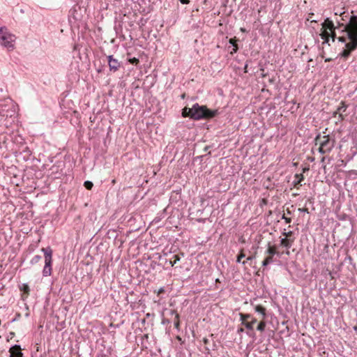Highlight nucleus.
I'll return each instance as SVG.
<instances>
[{
  "instance_id": "1",
  "label": "nucleus",
  "mask_w": 357,
  "mask_h": 357,
  "mask_svg": "<svg viewBox=\"0 0 357 357\" xmlns=\"http://www.w3.org/2000/svg\"><path fill=\"white\" fill-rule=\"evenodd\" d=\"M321 26L322 29L329 31L343 27L340 31L342 35L337 38L338 41L345 44V49L340 53L342 57L347 58L357 48V16L351 15L347 24L338 22L337 26L332 20L326 18Z\"/></svg>"
},
{
  "instance_id": "2",
  "label": "nucleus",
  "mask_w": 357,
  "mask_h": 357,
  "mask_svg": "<svg viewBox=\"0 0 357 357\" xmlns=\"http://www.w3.org/2000/svg\"><path fill=\"white\" fill-rule=\"evenodd\" d=\"M189 112L190 113V117L195 120L211 119L218 114V110H211L206 106H201L198 103L194 104Z\"/></svg>"
},
{
  "instance_id": "3",
  "label": "nucleus",
  "mask_w": 357,
  "mask_h": 357,
  "mask_svg": "<svg viewBox=\"0 0 357 357\" xmlns=\"http://www.w3.org/2000/svg\"><path fill=\"white\" fill-rule=\"evenodd\" d=\"M315 144L319 145V153L324 154L329 153L335 145V140L331 139L329 135L321 136L318 135L315 138Z\"/></svg>"
},
{
  "instance_id": "4",
  "label": "nucleus",
  "mask_w": 357,
  "mask_h": 357,
  "mask_svg": "<svg viewBox=\"0 0 357 357\" xmlns=\"http://www.w3.org/2000/svg\"><path fill=\"white\" fill-rule=\"evenodd\" d=\"M15 35L8 31L6 27L0 28V44L8 50L14 49Z\"/></svg>"
},
{
  "instance_id": "5",
  "label": "nucleus",
  "mask_w": 357,
  "mask_h": 357,
  "mask_svg": "<svg viewBox=\"0 0 357 357\" xmlns=\"http://www.w3.org/2000/svg\"><path fill=\"white\" fill-rule=\"evenodd\" d=\"M41 251L44 253L45 266L43 271V275L45 277L50 276L52 274V250L50 248H43Z\"/></svg>"
},
{
  "instance_id": "6",
  "label": "nucleus",
  "mask_w": 357,
  "mask_h": 357,
  "mask_svg": "<svg viewBox=\"0 0 357 357\" xmlns=\"http://www.w3.org/2000/svg\"><path fill=\"white\" fill-rule=\"evenodd\" d=\"M10 357H24L20 345L15 344L9 349Z\"/></svg>"
},
{
  "instance_id": "7",
  "label": "nucleus",
  "mask_w": 357,
  "mask_h": 357,
  "mask_svg": "<svg viewBox=\"0 0 357 357\" xmlns=\"http://www.w3.org/2000/svg\"><path fill=\"white\" fill-rule=\"evenodd\" d=\"M107 59H108V63H109V69L111 70H114V71L117 70L119 69V68L120 67V63L118 61V60L114 59L112 55L109 56L107 57Z\"/></svg>"
},
{
  "instance_id": "8",
  "label": "nucleus",
  "mask_w": 357,
  "mask_h": 357,
  "mask_svg": "<svg viewBox=\"0 0 357 357\" xmlns=\"http://www.w3.org/2000/svg\"><path fill=\"white\" fill-rule=\"evenodd\" d=\"M20 291H23L22 299L24 300L29 294L30 289L27 284H22L20 286Z\"/></svg>"
},
{
  "instance_id": "9",
  "label": "nucleus",
  "mask_w": 357,
  "mask_h": 357,
  "mask_svg": "<svg viewBox=\"0 0 357 357\" xmlns=\"http://www.w3.org/2000/svg\"><path fill=\"white\" fill-rule=\"evenodd\" d=\"M169 314L171 315H175V320H174V326L176 329L179 330V314L174 310H170Z\"/></svg>"
},
{
  "instance_id": "10",
  "label": "nucleus",
  "mask_w": 357,
  "mask_h": 357,
  "mask_svg": "<svg viewBox=\"0 0 357 357\" xmlns=\"http://www.w3.org/2000/svg\"><path fill=\"white\" fill-rule=\"evenodd\" d=\"M320 36L324 40V44L328 43L330 38V32H328L327 29H322Z\"/></svg>"
},
{
  "instance_id": "11",
  "label": "nucleus",
  "mask_w": 357,
  "mask_h": 357,
  "mask_svg": "<svg viewBox=\"0 0 357 357\" xmlns=\"http://www.w3.org/2000/svg\"><path fill=\"white\" fill-rule=\"evenodd\" d=\"M293 241L288 239L287 238H282L280 241V245L287 248H290L291 247Z\"/></svg>"
},
{
  "instance_id": "12",
  "label": "nucleus",
  "mask_w": 357,
  "mask_h": 357,
  "mask_svg": "<svg viewBox=\"0 0 357 357\" xmlns=\"http://www.w3.org/2000/svg\"><path fill=\"white\" fill-rule=\"evenodd\" d=\"M266 253L269 255V256H271L273 257V255H276L278 252L276 251V248L274 246H271L270 243L268 244V248L266 251Z\"/></svg>"
},
{
  "instance_id": "13",
  "label": "nucleus",
  "mask_w": 357,
  "mask_h": 357,
  "mask_svg": "<svg viewBox=\"0 0 357 357\" xmlns=\"http://www.w3.org/2000/svg\"><path fill=\"white\" fill-rule=\"evenodd\" d=\"M255 310L257 312H259L262 315L263 319L266 318V309L264 307H262L261 305H256Z\"/></svg>"
},
{
  "instance_id": "14",
  "label": "nucleus",
  "mask_w": 357,
  "mask_h": 357,
  "mask_svg": "<svg viewBox=\"0 0 357 357\" xmlns=\"http://www.w3.org/2000/svg\"><path fill=\"white\" fill-rule=\"evenodd\" d=\"M256 321H257L256 319L252 318L251 321H247L243 324L246 327V328H248L249 330H252L253 325L256 323Z\"/></svg>"
},
{
  "instance_id": "15",
  "label": "nucleus",
  "mask_w": 357,
  "mask_h": 357,
  "mask_svg": "<svg viewBox=\"0 0 357 357\" xmlns=\"http://www.w3.org/2000/svg\"><path fill=\"white\" fill-rule=\"evenodd\" d=\"M241 319L242 321V324L247 322V320L252 318V316L249 314H240Z\"/></svg>"
},
{
  "instance_id": "16",
  "label": "nucleus",
  "mask_w": 357,
  "mask_h": 357,
  "mask_svg": "<svg viewBox=\"0 0 357 357\" xmlns=\"http://www.w3.org/2000/svg\"><path fill=\"white\" fill-rule=\"evenodd\" d=\"M245 257V254L244 253L243 249H241L240 250V252H239L238 255L237 256L236 262L237 263H241V259L243 258H244Z\"/></svg>"
},
{
  "instance_id": "17",
  "label": "nucleus",
  "mask_w": 357,
  "mask_h": 357,
  "mask_svg": "<svg viewBox=\"0 0 357 357\" xmlns=\"http://www.w3.org/2000/svg\"><path fill=\"white\" fill-rule=\"evenodd\" d=\"M41 256L40 255H35L31 259V264H38L41 260Z\"/></svg>"
},
{
  "instance_id": "18",
  "label": "nucleus",
  "mask_w": 357,
  "mask_h": 357,
  "mask_svg": "<svg viewBox=\"0 0 357 357\" xmlns=\"http://www.w3.org/2000/svg\"><path fill=\"white\" fill-rule=\"evenodd\" d=\"M273 261V257L271 256L267 257L262 262L263 266H266Z\"/></svg>"
},
{
  "instance_id": "19",
  "label": "nucleus",
  "mask_w": 357,
  "mask_h": 357,
  "mask_svg": "<svg viewBox=\"0 0 357 357\" xmlns=\"http://www.w3.org/2000/svg\"><path fill=\"white\" fill-rule=\"evenodd\" d=\"M173 257L174 258V260L172 261L171 259L169 261V264L172 266H174L177 261H180V257L178 255H174L173 256Z\"/></svg>"
},
{
  "instance_id": "20",
  "label": "nucleus",
  "mask_w": 357,
  "mask_h": 357,
  "mask_svg": "<svg viewBox=\"0 0 357 357\" xmlns=\"http://www.w3.org/2000/svg\"><path fill=\"white\" fill-rule=\"evenodd\" d=\"M266 327V323L264 321H261L258 326L257 329L259 331H264Z\"/></svg>"
},
{
  "instance_id": "21",
  "label": "nucleus",
  "mask_w": 357,
  "mask_h": 357,
  "mask_svg": "<svg viewBox=\"0 0 357 357\" xmlns=\"http://www.w3.org/2000/svg\"><path fill=\"white\" fill-rule=\"evenodd\" d=\"M189 110H190V108H188V107L183 108V112H182L183 116H184V117L189 116L190 117V113Z\"/></svg>"
},
{
  "instance_id": "22",
  "label": "nucleus",
  "mask_w": 357,
  "mask_h": 357,
  "mask_svg": "<svg viewBox=\"0 0 357 357\" xmlns=\"http://www.w3.org/2000/svg\"><path fill=\"white\" fill-rule=\"evenodd\" d=\"M93 185L92 182H91V181H87L84 182V186L88 190H91L92 188Z\"/></svg>"
},
{
  "instance_id": "23",
  "label": "nucleus",
  "mask_w": 357,
  "mask_h": 357,
  "mask_svg": "<svg viewBox=\"0 0 357 357\" xmlns=\"http://www.w3.org/2000/svg\"><path fill=\"white\" fill-rule=\"evenodd\" d=\"M330 37L332 38V40L334 42L335 38L337 39L338 37L336 36V32L335 31H330Z\"/></svg>"
},
{
  "instance_id": "24",
  "label": "nucleus",
  "mask_w": 357,
  "mask_h": 357,
  "mask_svg": "<svg viewBox=\"0 0 357 357\" xmlns=\"http://www.w3.org/2000/svg\"><path fill=\"white\" fill-rule=\"evenodd\" d=\"M129 62L132 64L137 65L139 63V59L134 57V58L130 59Z\"/></svg>"
},
{
  "instance_id": "25",
  "label": "nucleus",
  "mask_w": 357,
  "mask_h": 357,
  "mask_svg": "<svg viewBox=\"0 0 357 357\" xmlns=\"http://www.w3.org/2000/svg\"><path fill=\"white\" fill-rule=\"evenodd\" d=\"M296 177L297 178H298V181H297V182L296 183H296H301V181L303 179V174H296Z\"/></svg>"
},
{
  "instance_id": "26",
  "label": "nucleus",
  "mask_w": 357,
  "mask_h": 357,
  "mask_svg": "<svg viewBox=\"0 0 357 357\" xmlns=\"http://www.w3.org/2000/svg\"><path fill=\"white\" fill-rule=\"evenodd\" d=\"M282 219L284 220L286 223H290L291 221L290 218H287L284 215H282Z\"/></svg>"
},
{
  "instance_id": "27",
  "label": "nucleus",
  "mask_w": 357,
  "mask_h": 357,
  "mask_svg": "<svg viewBox=\"0 0 357 357\" xmlns=\"http://www.w3.org/2000/svg\"><path fill=\"white\" fill-rule=\"evenodd\" d=\"M283 235H284L287 238L288 237H290L292 235V231L284 232Z\"/></svg>"
},
{
  "instance_id": "28",
  "label": "nucleus",
  "mask_w": 357,
  "mask_h": 357,
  "mask_svg": "<svg viewBox=\"0 0 357 357\" xmlns=\"http://www.w3.org/2000/svg\"><path fill=\"white\" fill-rule=\"evenodd\" d=\"M255 258V255H251L247 258V261H251Z\"/></svg>"
},
{
  "instance_id": "29",
  "label": "nucleus",
  "mask_w": 357,
  "mask_h": 357,
  "mask_svg": "<svg viewBox=\"0 0 357 357\" xmlns=\"http://www.w3.org/2000/svg\"><path fill=\"white\" fill-rule=\"evenodd\" d=\"M298 211L301 212L308 213V209L307 208H299Z\"/></svg>"
},
{
  "instance_id": "30",
  "label": "nucleus",
  "mask_w": 357,
  "mask_h": 357,
  "mask_svg": "<svg viewBox=\"0 0 357 357\" xmlns=\"http://www.w3.org/2000/svg\"><path fill=\"white\" fill-rule=\"evenodd\" d=\"M164 291H165V289H164V287H161L160 289H158V291L157 294H161V293H163Z\"/></svg>"
},
{
  "instance_id": "31",
  "label": "nucleus",
  "mask_w": 357,
  "mask_h": 357,
  "mask_svg": "<svg viewBox=\"0 0 357 357\" xmlns=\"http://www.w3.org/2000/svg\"><path fill=\"white\" fill-rule=\"evenodd\" d=\"M181 1V3L183 4H188L189 3L190 1L189 0H179Z\"/></svg>"
},
{
  "instance_id": "32",
  "label": "nucleus",
  "mask_w": 357,
  "mask_h": 357,
  "mask_svg": "<svg viewBox=\"0 0 357 357\" xmlns=\"http://www.w3.org/2000/svg\"><path fill=\"white\" fill-rule=\"evenodd\" d=\"M203 342H204V344H206V345L208 344V340L206 337H204L203 339Z\"/></svg>"
},
{
  "instance_id": "33",
  "label": "nucleus",
  "mask_w": 357,
  "mask_h": 357,
  "mask_svg": "<svg viewBox=\"0 0 357 357\" xmlns=\"http://www.w3.org/2000/svg\"><path fill=\"white\" fill-rule=\"evenodd\" d=\"M346 109V107H339L338 108V111L340 112L341 110H343L344 112L345 111Z\"/></svg>"
},
{
  "instance_id": "34",
  "label": "nucleus",
  "mask_w": 357,
  "mask_h": 357,
  "mask_svg": "<svg viewBox=\"0 0 357 357\" xmlns=\"http://www.w3.org/2000/svg\"><path fill=\"white\" fill-rule=\"evenodd\" d=\"M243 331H244V330H243V328H239V329L238 330V333H242V332H243Z\"/></svg>"
},
{
  "instance_id": "35",
  "label": "nucleus",
  "mask_w": 357,
  "mask_h": 357,
  "mask_svg": "<svg viewBox=\"0 0 357 357\" xmlns=\"http://www.w3.org/2000/svg\"><path fill=\"white\" fill-rule=\"evenodd\" d=\"M247 261H247V259H246L245 261H243L242 262V264H243V265L246 264H247Z\"/></svg>"
},
{
  "instance_id": "36",
  "label": "nucleus",
  "mask_w": 357,
  "mask_h": 357,
  "mask_svg": "<svg viewBox=\"0 0 357 357\" xmlns=\"http://www.w3.org/2000/svg\"><path fill=\"white\" fill-rule=\"evenodd\" d=\"M247 261H247V259H246L245 261H243L242 262V264H243V265L246 264H247Z\"/></svg>"
},
{
  "instance_id": "37",
  "label": "nucleus",
  "mask_w": 357,
  "mask_h": 357,
  "mask_svg": "<svg viewBox=\"0 0 357 357\" xmlns=\"http://www.w3.org/2000/svg\"><path fill=\"white\" fill-rule=\"evenodd\" d=\"M247 67H248V65L246 64V65L245 66V72H247V70H246V69H247Z\"/></svg>"
},
{
  "instance_id": "38",
  "label": "nucleus",
  "mask_w": 357,
  "mask_h": 357,
  "mask_svg": "<svg viewBox=\"0 0 357 357\" xmlns=\"http://www.w3.org/2000/svg\"><path fill=\"white\" fill-rule=\"evenodd\" d=\"M325 61H326V62H327V61H331V59H326Z\"/></svg>"
},
{
  "instance_id": "39",
  "label": "nucleus",
  "mask_w": 357,
  "mask_h": 357,
  "mask_svg": "<svg viewBox=\"0 0 357 357\" xmlns=\"http://www.w3.org/2000/svg\"><path fill=\"white\" fill-rule=\"evenodd\" d=\"M237 51V47H236V48L234 49V52H236Z\"/></svg>"
},
{
  "instance_id": "40",
  "label": "nucleus",
  "mask_w": 357,
  "mask_h": 357,
  "mask_svg": "<svg viewBox=\"0 0 357 357\" xmlns=\"http://www.w3.org/2000/svg\"><path fill=\"white\" fill-rule=\"evenodd\" d=\"M159 259H162V257L160 255H159Z\"/></svg>"
},
{
  "instance_id": "41",
  "label": "nucleus",
  "mask_w": 357,
  "mask_h": 357,
  "mask_svg": "<svg viewBox=\"0 0 357 357\" xmlns=\"http://www.w3.org/2000/svg\"><path fill=\"white\" fill-rule=\"evenodd\" d=\"M206 350H207L208 351H209V349L208 347H206Z\"/></svg>"
},
{
  "instance_id": "42",
  "label": "nucleus",
  "mask_w": 357,
  "mask_h": 357,
  "mask_svg": "<svg viewBox=\"0 0 357 357\" xmlns=\"http://www.w3.org/2000/svg\"><path fill=\"white\" fill-rule=\"evenodd\" d=\"M230 43L234 45V43H233L232 40H230Z\"/></svg>"
}]
</instances>
